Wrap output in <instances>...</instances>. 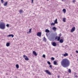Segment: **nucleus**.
<instances>
[{"mask_svg":"<svg viewBox=\"0 0 78 78\" xmlns=\"http://www.w3.org/2000/svg\"><path fill=\"white\" fill-rule=\"evenodd\" d=\"M61 65L65 68L68 67L70 66V61L67 58L63 59L61 62Z\"/></svg>","mask_w":78,"mask_h":78,"instance_id":"obj_1","label":"nucleus"},{"mask_svg":"<svg viewBox=\"0 0 78 78\" xmlns=\"http://www.w3.org/2000/svg\"><path fill=\"white\" fill-rule=\"evenodd\" d=\"M5 24L3 22L1 23L0 24V28L2 30H4L5 29Z\"/></svg>","mask_w":78,"mask_h":78,"instance_id":"obj_2","label":"nucleus"},{"mask_svg":"<svg viewBox=\"0 0 78 78\" xmlns=\"http://www.w3.org/2000/svg\"><path fill=\"white\" fill-rule=\"evenodd\" d=\"M75 27H73L70 30L71 33H73V31H75Z\"/></svg>","mask_w":78,"mask_h":78,"instance_id":"obj_3","label":"nucleus"},{"mask_svg":"<svg viewBox=\"0 0 78 78\" xmlns=\"http://www.w3.org/2000/svg\"><path fill=\"white\" fill-rule=\"evenodd\" d=\"M45 72L46 73H47V74H48V75H51V73L50 71H48V70H46L45 71Z\"/></svg>","mask_w":78,"mask_h":78,"instance_id":"obj_4","label":"nucleus"},{"mask_svg":"<svg viewBox=\"0 0 78 78\" xmlns=\"http://www.w3.org/2000/svg\"><path fill=\"white\" fill-rule=\"evenodd\" d=\"M41 32H38L37 34V35L38 36H39V37H41Z\"/></svg>","mask_w":78,"mask_h":78,"instance_id":"obj_5","label":"nucleus"},{"mask_svg":"<svg viewBox=\"0 0 78 78\" xmlns=\"http://www.w3.org/2000/svg\"><path fill=\"white\" fill-rule=\"evenodd\" d=\"M55 39L57 40L58 41H59L60 40V37L57 36L55 38Z\"/></svg>","mask_w":78,"mask_h":78,"instance_id":"obj_6","label":"nucleus"},{"mask_svg":"<svg viewBox=\"0 0 78 78\" xmlns=\"http://www.w3.org/2000/svg\"><path fill=\"white\" fill-rule=\"evenodd\" d=\"M51 44L53 46H54V47H56V43L55 42H53L52 43H51Z\"/></svg>","mask_w":78,"mask_h":78,"instance_id":"obj_7","label":"nucleus"},{"mask_svg":"<svg viewBox=\"0 0 78 78\" xmlns=\"http://www.w3.org/2000/svg\"><path fill=\"white\" fill-rule=\"evenodd\" d=\"M33 54H34V55H35V56H37V53H36V52L34 51H33Z\"/></svg>","mask_w":78,"mask_h":78,"instance_id":"obj_8","label":"nucleus"},{"mask_svg":"<svg viewBox=\"0 0 78 78\" xmlns=\"http://www.w3.org/2000/svg\"><path fill=\"white\" fill-rule=\"evenodd\" d=\"M25 60L26 61H28L29 60V58L27 57V56H26V57L24 58Z\"/></svg>","mask_w":78,"mask_h":78,"instance_id":"obj_9","label":"nucleus"},{"mask_svg":"<svg viewBox=\"0 0 78 78\" xmlns=\"http://www.w3.org/2000/svg\"><path fill=\"white\" fill-rule=\"evenodd\" d=\"M59 41L60 43H63V42H64V40L62 39H61Z\"/></svg>","mask_w":78,"mask_h":78,"instance_id":"obj_10","label":"nucleus"},{"mask_svg":"<svg viewBox=\"0 0 78 78\" xmlns=\"http://www.w3.org/2000/svg\"><path fill=\"white\" fill-rule=\"evenodd\" d=\"M19 12L20 14H22V13L23 12V11L22 10L20 9L19 10Z\"/></svg>","mask_w":78,"mask_h":78,"instance_id":"obj_11","label":"nucleus"},{"mask_svg":"<svg viewBox=\"0 0 78 78\" xmlns=\"http://www.w3.org/2000/svg\"><path fill=\"white\" fill-rule=\"evenodd\" d=\"M8 36L9 37H11V36H12V37H14V35L13 34H9Z\"/></svg>","mask_w":78,"mask_h":78,"instance_id":"obj_12","label":"nucleus"},{"mask_svg":"<svg viewBox=\"0 0 78 78\" xmlns=\"http://www.w3.org/2000/svg\"><path fill=\"white\" fill-rule=\"evenodd\" d=\"M7 5H8V2H5L4 4V5L5 6H7Z\"/></svg>","mask_w":78,"mask_h":78,"instance_id":"obj_13","label":"nucleus"},{"mask_svg":"<svg viewBox=\"0 0 78 78\" xmlns=\"http://www.w3.org/2000/svg\"><path fill=\"white\" fill-rule=\"evenodd\" d=\"M9 45H10V43H6V46L7 47H9Z\"/></svg>","mask_w":78,"mask_h":78,"instance_id":"obj_14","label":"nucleus"},{"mask_svg":"<svg viewBox=\"0 0 78 78\" xmlns=\"http://www.w3.org/2000/svg\"><path fill=\"white\" fill-rule=\"evenodd\" d=\"M31 30H32V28H31L29 29V32H27V34L29 33H31Z\"/></svg>","mask_w":78,"mask_h":78,"instance_id":"obj_15","label":"nucleus"},{"mask_svg":"<svg viewBox=\"0 0 78 78\" xmlns=\"http://www.w3.org/2000/svg\"><path fill=\"white\" fill-rule=\"evenodd\" d=\"M64 56L66 57L68 56V54L67 53H65V54L63 55Z\"/></svg>","mask_w":78,"mask_h":78,"instance_id":"obj_16","label":"nucleus"},{"mask_svg":"<svg viewBox=\"0 0 78 78\" xmlns=\"http://www.w3.org/2000/svg\"><path fill=\"white\" fill-rule=\"evenodd\" d=\"M46 33H49L50 32V30L48 29H46L45 30Z\"/></svg>","mask_w":78,"mask_h":78,"instance_id":"obj_17","label":"nucleus"},{"mask_svg":"<svg viewBox=\"0 0 78 78\" xmlns=\"http://www.w3.org/2000/svg\"><path fill=\"white\" fill-rule=\"evenodd\" d=\"M54 65H57V62H56V61H54Z\"/></svg>","mask_w":78,"mask_h":78,"instance_id":"obj_18","label":"nucleus"},{"mask_svg":"<svg viewBox=\"0 0 78 78\" xmlns=\"http://www.w3.org/2000/svg\"><path fill=\"white\" fill-rule=\"evenodd\" d=\"M52 30H54V31H56V28L55 27H54L52 28Z\"/></svg>","mask_w":78,"mask_h":78,"instance_id":"obj_19","label":"nucleus"},{"mask_svg":"<svg viewBox=\"0 0 78 78\" xmlns=\"http://www.w3.org/2000/svg\"><path fill=\"white\" fill-rule=\"evenodd\" d=\"M16 67L17 69H19V65H16Z\"/></svg>","mask_w":78,"mask_h":78,"instance_id":"obj_20","label":"nucleus"},{"mask_svg":"<svg viewBox=\"0 0 78 78\" xmlns=\"http://www.w3.org/2000/svg\"><path fill=\"white\" fill-rule=\"evenodd\" d=\"M57 20H57V19H56L55 20V21H54L55 23H58V22H57Z\"/></svg>","mask_w":78,"mask_h":78,"instance_id":"obj_21","label":"nucleus"},{"mask_svg":"<svg viewBox=\"0 0 78 78\" xmlns=\"http://www.w3.org/2000/svg\"><path fill=\"white\" fill-rule=\"evenodd\" d=\"M63 11L64 12V13H66V9H63Z\"/></svg>","mask_w":78,"mask_h":78,"instance_id":"obj_22","label":"nucleus"},{"mask_svg":"<svg viewBox=\"0 0 78 78\" xmlns=\"http://www.w3.org/2000/svg\"><path fill=\"white\" fill-rule=\"evenodd\" d=\"M55 25V23H51V26L52 25Z\"/></svg>","mask_w":78,"mask_h":78,"instance_id":"obj_23","label":"nucleus"},{"mask_svg":"<svg viewBox=\"0 0 78 78\" xmlns=\"http://www.w3.org/2000/svg\"><path fill=\"white\" fill-rule=\"evenodd\" d=\"M43 40L45 41H47V39L45 38V37H43Z\"/></svg>","mask_w":78,"mask_h":78,"instance_id":"obj_24","label":"nucleus"},{"mask_svg":"<svg viewBox=\"0 0 78 78\" xmlns=\"http://www.w3.org/2000/svg\"><path fill=\"white\" fill-rule=\"evenodd\" d=\"M68 72L69 73H71V69H69L68 70Z\"/></svg>","mask_w":78,"mask_h":78,"instance_id":"obj_25","label":"nucleus"},{"mask_svg":"<svg viewBox=\"0 0 78 78\" xmlns=\"http://www.w3.org/2000/svg\"><path fill=\"white\" fill-rule=\"evenodd\" d=\"M63 21L64 22H66V18H64L63 19Z\"/></svg>","mask_w":78,"mask_h":78,"instance_id":"obj_26","label":"nucleus"},{"mask_svg":"<svg viewBox=\"0 0 78 78\" xmlns=\"http://www.w3.org/2000/svg\"><path fill=\"white\" fill-rule=\"evenodd\" d=\"M51 61H53L54 60H55V58L53 57H51Z\"/></svg>","mask_w":78,"mask_h":78,"instance_id":"obj_27","label":"nucleus"},{"mask_svg":"<svg viewBox=\"0 0 78 78\" xmlns=\"http://www.w3.org/2000/svg\"><path fill=\"white\" fill-rule=\"evenodd\" d=\"M47 63L49 64V65H50V64H51V63L48 61L47 62Z\"/></svg>","mask_w":78,"mask_h":78,"instance_id":"obj_28","label":"nucleus"},{"mask_svg":"<svg viewBox=\"0 0 78 78\" xmlns=\"http://www.w3.org/2000/svg\"><path fill=\"white\" fill-rule=\"evenodd\" d=\"M1 2L3 4L4 3V1L3 0H1Z\"/></svg>","mask_w":78,"mask_h":78,"instance_id":"obj_29","label":"nucleus"},{"mask_svg":"<svg viewBox=\"0 0 78 78\" xmlns=\"http://www.w3.org/2000/svg\"><path fill=\"white\" fill-rule=\"evenodd\" d=\"M43 58H45V55H43Z\"/></svg>","mask_w":78,"mask_h":78,"instance_id":"obj_30","label":"nucleus"},{"mask_svg":"<svg viewBox=\"0 0 78 78\" xmlns=\"http://www.w3.org/2000/svg\"><path fill=\"white\" fill-rule=\"evenodd\" d=\"M59 37H60H60L61 36V34H60L59 35Z\"/></svg>","mask_w":78,"mask_h":78,"instance_id":"obj_31","label":"nucleus"},{"mask_svg":"<svg viewBox=\"0 0 78 78\" xmlns=\"http://www.w3.org/2000/svg\"><path fill=\"white\" fill-rule=\"evenodd\" d=\"M6 27H9V24H7L6 25Z\"/></svg>","mask_w":78,"mask_h":78,"instance_id":"obj_32","label":"nucleus"},{"mask_svg":"<svg viewBox=\"0 0 78 78\" xmlns=\"http://www.w3.org/2000/svg\"><path fill=\"white\" fill-rule=\"evenodd\" d=\"M49 67H50V68H52V65H50Z\"/></svg>","mask_w":78,"mask_h":78,"instance_id":"obj_33","label":"nucleus"},{"mask_svg":"<svg viewBox=\"0 0 78 78\" xmlns=\"http://www.w3.org/2000/svg\"><path fill=\"white\" fill-rule=\"evenodd\" d=\"M72 2L73 3H75V0H73Z\"/></svg>","mask_w":78,"mask_h":78,"instance_id":"obj_34","label":"nucleus"},{"mask_svg":"<svg viewBox=\"0 0 78 78\" xmlns=\"http://www.w3.org/2000/svg\"><path fill=\"white\" fill-rule=\"evenodd\" d=\"M23 56L24 58H25L26 57V56H26L25 55H23Z\"/></svg>","mask_w":78,"mask_h":78,"instance_id":"obj_35","label":"nucleus"},{"mask_svg":"<svg viewBox=\"0 0 78 78\" xmlns=\"http://www.w3.org/2000/svg\"><path fill=\"white\" fill-rule=\"evenodd\" d=\"M33 1H34V0H32L31 3H33Z\"/></svg>","mask_w":78,"mask_h":78,"instance_id":"obj_36","label":"nucleus"},{"mask_svg":"<svg viewBox=\"0 0 78 78\" xmlns=\"http://www.w3.org/2000/svg\"><path fill=\"white\" fill-rule=\"evenodd\" d=\"M75 77H76V78H77V77H78V76L77 75H76L75 76Z\"/></svg>","mask_w":78,"mask_h":78,"instance_id":"obj_37","label":"nucleus"},{"mask_svg":"<svg viewBox=\"0 0 78 78\" xmlns=\"http://www.w3.org/2000/svg\"><path fill=\"white\" fill-rule=\"evenodd\" d=\"M76 53H78V51H76Z\"/></svg>","mask_w":78,"mask_h":78,"instance_id":"obj_38","label":"nucleus"},{"mask_svg":"<svg viewBox=\"0 0 78 78\" xmlns=\"http://www.w3.org/2000/svg\"><path fill=\"white\" fill-rule=\"evenodd\" d=\"M59 76H60L59 75L58 76V78H59Z\"/></svg>","mask_w":78,"mask_h":78,"instance_id":"obj_39","label":"nucleus"},{"mask_svg":"<svg viewBox=\"0 0 78 78\" xmlns=\"http://www.w3.org/2000/svg\"><path fill=\"white\" fill-rule=\"evenodd\" d=\"M62 2H64V0H61Z\"/></svg>","mask_w":78,"mask_h":78,"instance_id":"obj_40","label":"nucleus"},{"mask_svg":"<svg viewBox=\"0 0 78 78\" xmlns=\"http://www.w3.org/2000/svg\"><path fill=\"white\" fill-rule=\"evenodd\" d=\"M46 36H47V34H46Z\"/></svg>","mask_w":78,"mask_h":78,"instance_id":"obj_41","label":"nucleus"},{"mask_svg":"<svg viewBox=\"0 0 78 78\" xmlns=\"http://www.w3.org/2000/svg\"><path fill=\"white\" fill-rule=\"evenodd\" d=\"M71 56H72V54L71 55Z\"/></svg>","mask_w":78,"mask_h":78,"instance_id":"obj_42","label":"nucleus"},{"mask_svg":"<svg viewBox=\"0 0 78 78\" xmlns=\"http://www.w3.org/2000/svg\"><path fill=\"white\" fill-rule=\"evenodd\" d=\"M47 1H49V0H47Z\"/></svg>","mask_w":78,"mask_h":78,"instance_id":"obj_43","label":"nucleus"}]
</instances>
